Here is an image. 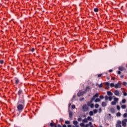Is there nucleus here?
Returning a JSON list of instances; mask_svg holds the SVG:
<instances>
[{
	"mask_svg": "<svg viewBox=\"0 0 127 127\" xmlns=\"http://www.w3.org/2000/svg\"><path fill=\"white\" fill-rule=\"evenodd\" d=\"M25 107V101L24 99H20L17 103V110L18 112H22Z\"/></svg>",
	"mask_w": 127,
	"mask_h": 127,
	"instance_id": "nucleus-1",
	"label": "nucleus"
},
{
	"mask_svg": "<svg viewBox=\"0 0 127 127\" xmlns=\"http://www.w3.org/2000/svg\"><path fill=\"white\" fill-rule=\"evenodd\" d=\"M18 95L19 96L20 100H22V99H23V91H22V90H19L18 91Z\"/></svg>",
	"mask_w": 127,
	"mask_h": 127,
	"instance_id": "nucleus-2",
	"label": "nucleus"
},
{
	"mask_svg": "<svg viewBox=\"0 0 127 127\" xmlns=\"http://www.w3.org/2000/svg\"><path fill=\"white\" fill-rule=\"evenodd\" d=\"M14 84L15 85H16V86H17L18 85H19V84H21V83L20 82V80H19V79H18L17 77H15L14 79Z\"/></svg>",
	"mask_w": 127,
	"mask_h": 127,
	"instance_id": "nucleus-3",
	"label": "nucleus"
},
{
	"mask_svg": "<svg viewBox=\"0 0 127 127\" xmlns=\"http://www.w3.org/2000/svg\"><path fill=\"white\" fill-rule=\"evenodd\" d=\"M82 110L83 112H87L89 111V107L87 105L85 104L82 106Z\"/></svg>",
	"mask_w": 127,
	"mask_h": 127,
	"instance_id": "nucleus-4",
	"label": "nucleus"
},
{
	"mask_svg": "<svg viewBox=\"0 0 127 127\" xmlns=\"http://www.w3.org/2000/svg\"><path fill=\"white\" fill-rule=\"evenodd\" d=\"M115 89H118V88H122V83L120 81H119L117 84L115 85Z\"/></svg>",
	"mask_w": 127,
	"mask_h": 127,
	"instance_id": "nucleus-5",
	"label": "nucleus"
},
{
	"mask_svg": "<svg viewBox=\"0 0 127 127\" xmlns=\"http://www.w3.org/2000/svg\"><path fill=\"white\" fill-rule=\"evenodd\" d=\"M86 94L85 91H79L77 93L78 97H81V96H83V95Z\"/></svg>",
	"mask_w": 127,
	"mask_h": 127,
	"instance_id": "nucleus-6",
	"label": "nucleus"
},
{
	"mask_svg": "<svg viewBox=\"0 0 127 127\" xmlns=\"http://www.w3.org/2000/svg\"><path fill=\"white\" fill-rule=\"evenodd\" d=\"M127 119L123 120L122 122L123 127H127Z\"/></svg>",
	"mask_w": 127,
	"mask_h": 127,
	"instance_id": "nucleus-7",
	"label": "nucleus"
},
{
	"mask_svg": "<svg viewBox=\"0 0 127 127\" xmlns=\"http://www.w3.org/2000/svg\"><path fill=\"white\" fill-rule=\"evenodd\" d=\"M122 122L121 121H118L117 123L116 124V127H122Z\"/></svg>",
	"mask_w": 127,
	"mask_h": 127,
	"instance_id": "nucleus-8",
	"label": "nucleus"
},
{
	"mask_svg": "<svg viewBox=\"0 0 127 127\" xmlns=\"http://www.w3.org/2000/svg\"><path fill=\"white\" fill-rule=\"evenodd\" d=\"M69 113V117L70 119H72L73 118V112L71 111H68Z\"/></svg>",
	"mask_w": 127,
	"mask_h": 127,
	"instance_id": "nucleus-9",
	"label": "nucleus"
},
{
	"mask_svg": "<svg viewBox=\"0 0 127 127\" xmlns=\"http://www.w3.org/2000/svg\"><path fill=\"white\" fill-rule=\"evenodd\" d=\"M114 94L115 95V96H120V92H119V90H116L114 91Z\"/></svg>",
	"mask_w": 127,
	"mask_h": 127,
	"instance_id": "nucleus-10",
	"label": "nucleus"
},
{
	"mask_svg": "<svg viewBox=\"0 0 127 127\" xmlns=\"http://www.w3.org/2000/svg\"><path fill=\"white\" fill-rule=\"evenodd\" d=\"M110 111L112 114H115L116 113V110H115V108H110Z\"/></svg>",
	"mask_w": 127,
	"mask_h": 127,
	"instance_id": "nucleus-11",
	"label": "nucleus"
},
{
	"mask_svg": "<svg viewBox=\"0 0 127 127\" xmlns=\"http://www.w3.org/2000/svg\"><path fill=\"white\" fill-rule=\"evenodd\" d=\"M90 86H87L84 91H85V92L86 93V92L90 91Z\"/></svg>",
	"mask_w": 127,
	"mask_h": 127,
	"instance_id": "nucleus-12",
	"label": "nucleus"
},
{
	"mask_svg": "<svg viewBox=\"0 0 127 127\" xmlns=\"http://www.w3.org/2000/svg\"><path fill=\"white\" fill-rule=\"evenodd\" d=\"M107 103H106L105 102H102V106L103 107H107Z\"/></svg>",
	"mask_w": 127,
	"mask_h": 127,
	"instance_id": "nucleus-13",
	"label": "nucleus"
},
{
	"mask_svg": "<svg viewBox=\"0 0 127 127\" xmlns=\"http://www.w3.org/2000/svg\"><path fill=\"white\" fill-rule=\"evenodd\" d=\"M92 103H93V102L91 101V100L89 102H87V104L88 107H90V105L92 104Z\"/></svg>",
	"mask_w": 127,
	"mask_h": 127,
	"instance_id": "nucleus-14",
	"label": "nucleus"
},
{
	"mask_svg": "<svg viewBox=\"0 0 127 127\" xmlns=\"http://www.w3.org/2000/svg\"><path fill=\"white\" fill-rule=\"evenodd\" d=\"M107 95L108 96H113V93H112V92H111V91H108Z\"/></svg>",
	"mask_w": 127,
	"mask_h": 127,
	"instance_id": "nucleus-15",
	"label": "nucleus"
},
{
	"mask_svg": "<svg viewBox=\"0 0 127 127\" xmlns=\"http://www.w3.org/2000/svg\"><path fill=\"white\" fill-rule=\"evenodd\" d=\"M73 125H74V126H76V127H77V125H78V122H77V121H73Z\"/></svg>",
	"mask_w": 127,
	"mask_h": 127,
	"instance_id": "nucleus-16",
	"label": "nucleus"
},
{
	"mask_svg": "<svg viewBox=\"0 0 127 127\" xmlns=\"http://www.w3.org/2000/svg\"><path fill=\"white\" fill-rule=\"evenodd\" d=\"M87 121H93V119H92V117L88 116L87 118Z\"/></svg>",
	"mask_w": 127,
	"mask_h": 127,
	"instance_id": "nucleus-17",
	"label": "nucleus"
},
{
	"mask_svg": "<svg viewBox=\"0 0 127 127\" xmlns=\"http://www.w3.org/2000/svg\"><path fill=\"white\" fill-rule=\"evenodd\" d=\"M89 116H94V112L92 111L89 112Z\"/></svg>",
	"mask_w": 127,
	"mask_h": 127,
	"instance_id": "nucleus-18",
	"label": "nucleus"
},
{
	"mask_svg": "<svg viewBox=\"0 0 127 127\" xmlns=\"http://www.w3.org/2000/svg\"><path fill=\"white\" fill-rule=\"evenodd\" d=\"M122 109H127V105H122L121 106Z\"/></svg>",
	"mask_w": 127,
	"mask_h": 127,
	"instance_id": "nucleus-19",
	"label": "nucleus"
},
{
	"mask_svg": "<svg viewBox=\"0 0 127 127\" xmlns=\"http://www.w3.org/2000/svg\"><path fill=\"white\" fill-rule=\"evenodd\" d=\"M82 122L83 123H88V119L87 118H85L82 120Z\"/></svg>",
	"mask_w": 127,
	"mask_h": 127,
	"instance_id": "nucleus-20",
	"label": "nucleus"
},
{
	"mask_svg": "<svg viewBox=\"0 0 127 127\" xmlns=\"http://www.w3.org/2000/svg\"><path fill=\"white\" fill-rule=\"evenodd\" d=\"M114 102L116 103H118V102H119V98H114Z\"/></svg>",
	"mask_w": 127,
	"mask_h": 127,
	"instance_id": "nucleus-21",
	"label": "nucleus"
},
{
	"mask_svg": "<svg viewBox=\"0 0 127 127\" xmlns=\"http://www.w3.org/2000/svg\"><path fill=\"white\" fill-rule=\"evenodd\" d=\"M95 103H98V102H101V99L100 98H97L95 101Z\"/></svg>",
	"mask_w": 127,
	"mask_h": 127,
	"instance_id": "nucleus-22",
	"label": "nucleus"
},
{
	"mask_svg": "<svg viewBox=\"0 0 127 127\" xmlns=\"http://www.w3.org/2000/svg\"><path fill=\"white\" fill-rule=\"evenodd\" d=\"M94 11L95 12H98L99 11V9L98 8H95L94 9Z\"/></svg>",
	"mask_w": 127,
	"mask_h": 127,
	"instance_id": "nucleus-23",
	"label": "nucleus"
},
{
	"mask_svg": "<svg viewBox=\"0 0 127 127\" xmlns=\"http://www.w3.org/2000/svg\"><path fill=\"white\" fill-rule=\"evenodd\" d=\"M116 116H117V117H121V113H120V112L117 113L116 114Z\"/></svg>",
	"mask_w": 127,
	"mask_h": 127,
	"instance_id": "nucleus-24",
	"label": "nucleus"
},
{
	"mask_svg": "<svg viewBox=\"0 0 127 127\" xmlns=\"http://www.w3.org/2000/svg\"><path fill=\"white\" fill-rule=\"evenodd\" d=\"M99 107H100V105H99V104H96L95 105V108H96V109H98V108H99Z\"/></svg>",
	"mask_w": 127,
	"mask_h": 127,
	"instance_id": "nucleus-25",
	"label": "nucleus"
},
{
	"mask_svg": "<svg viewBox=\"0 0 127 127\" xmlns=\"http://www.w3.org/2000/svg\"><path fill=\"white\" fill-rule=\"evenodd\" d=\"M104 98H105V101H108V100H109V97L107 95L105 96Z\"/></svg>",
	"mask_w": 127,
	"mask_h": 127,
	"instance_id": "nucleus-26",
	"label": "nucleus"
},
{
	"mask_svg": "<svg viewBox=\"0 0 127 127\" xmlns=\"http://www.w3.org/2000/svg\"><path fill=\"white\" fill-rule=\"evenodd\" d=\"M119 69V70H120V71H123L124 70V67H123L122 66H120Z\"/></svg>",
	"mask_w": 127,
	"mask_h": 127,
	"instance_id": "nucleus-27",
	"label": "nucleus"
},
{
	"mask_svg": "<svg viewBox=\"0 0 127 127\" xmlns=\"http://www.w3.org/2000/svg\"><path fill=\"white\" fill-rule=\"evenodd\" d=\"M108 100H109V101H112V100H113V97H112V96H109V97H108Z\"/></svg>",
	"mask_w": 127,
	"mask_h": 127,
	"instance_id": "nucleus-28",
	"label": "nucleus"
},
{
	"mask_svg": "<svg viewBox=\"0 0 127 127\" xmlns=\"http://www.w3.org/2000/svg\"><path fill=\"white\" fill-rule=\"evenodd\" d=\"M117 103L115 102V101H112L111 102V105H113V106H115V105H116Z\"/></svg>",
	"mask_w": 127,
	"mask_h": 127,
	"instance_id": "nucleus-29",
	"label": "nucleus"
},
{
	"mask_svg": "<svg viewBox=\"0 0 127 127\" xmlns=\"http://www.w3.org/2000/svg\"><path fill=\"white\" fill-rule=\"evenodd\" d=\"M93 113L94 114H97V113H98V110H97V109L93 110Z\"/></svg>",
	"mask_w": 127,
	"mask_h": 127,
	"instance_id": "nucleus-30",
	"label": "nucleus"
},
{
	"mask_svg": "<svg viewBox=\"0 0 127 127\" xmlns=\"http://www.w3.org/2000/svg\"><path fill=\"white\" fill-rule=\"evenodd\" d=\"M80 126L81 127H85V124L84 123H80Z\"/></svg>",
	"mask_w": 127,
	"mask_h": 127,
	"instance_id": "nucleus-31",
	"label": "nucleus"
},
{
	"mask_svg": "<svg viewBox=\"0 0 127 127\" xmlns=\"http://www.w3.org/2000/svg\"><path fill=\"white\" fill-rule=\"evenodd\" d=\"M110 87H111V88H113V87H115V84L112 83L110 84Z\"/></svg>",
	"mask_w": 127,
	"mask_h": 127,
	"instance_id": "nucleus-32",
	"label": "nucleus"
},
{
	"mask_svg": "<svg viewBox=\"0 0 127 127\" xmlns=\"http://www.w3.org/2000/svg\"><path fill=\"white\" fill-rule=\"evenodd\" d=\"M122 102L123 104H126V102H127V100L126 99H123Z\"/></svg>",
	"mask_w": 127,
	"mask_h": 127,
	"instance_id": "nucleus-33",
	"label": "nucleus"
},
{
	"mask_svg": "<svg viewBox=\"0 0 127 127\" xmlns=\"http://www.w3.org/2000/svg\"><path fill=\"white\" fill-rule=\"evenodd\" d=\"M65 124H66V125H69V124H70V122L68 121H65Z\"/></svg>",
	"mask_w": 127,
	"mask_h": 127,
	"instance_id": "nucleus-34",
	"label": "nucleus"
},
{
	"mask_svg": "<svg viewBox=\"0 0 127 127\" xmlns=\"http://www.w3.org/2000/svg\"><path fill=\"white\" fill-rule=\"evenodd\" d=\"M91 109H93V108H94V104H92L90 105V106Z\"/></svg>",
	"mask_w": 127,
	"mask_h": 127,
	"instance_id": "nucleus-35",
	"label": "nucleus"
},
{
	"mask_svg": "<svg viewBox=\"0 0 127 127\" xmlns=\"http://www.w3.org/2000/svg\"><path fill=\"white\" fill-rule=\"evenodd\" d=\"M96 98V97H95V96H93L92 98H91V102H93V101H94V100H95V99Z\"/></svg>",
	"mask_w": 127,
	"mask_h": 127,
	"instance_id": "nucleus-36",
	"label": "nucleus"
},
{
	"mask_svg": "<svg viewBox=\"0 0 127 127\" xmlns=\"http://www.w3.org/2000/svg\"><path fill=\"white\" fill-rule=\"evenodd\" d=\"M117 109L118 111H120V110H121V107H120V106L118 105L117 106Z\"/></svg>",
	"mask_w": 127,
	"mask_h": 127,
	"instance_id": "nucleus-37",
	"label": "nucleus"
},
{
	"mask_svg": "<svg viewBox=\"0 0 127 127\" xmlns=\"http://www.w3.org/2000/svg\"><path fill=\"white\" fill-rule=\"evenodd\" d=\"M0 63L1 64H3V63H4V61L3 60H1L0 61Z\"/></svg>",
	"mask_w": 127,
	"mask_h": 127,
	"instance_id": "nucleus-38",
	"label": "nucleus"
},
{
	"mask_svg": "<svg viewBox=\"0 0 127 127\" xmlns=\"http://www.w3.org/2000/svg\"><path fill=\"white\" fill-rule=\"evenodd\" d=\"M99 98H100V99H101V100L104 99V96H103V95H100V96H99Z\"/></svg>",
	"mask_w": 127,
	"mask_h": 127,
	"instance_id": "nucleus-39",
	"label": "nucleus"
},
{
	"mask_svg": "<svg viewBox=\"0 0 127 127\" xmlns=\"http://www.w3.org/2000/svg\"><path fill=\"white\" fill-rule=\"evenodd\" d=\"M75 108H76V106H75V105H72L71 106V108H72V109H75Z\"/></svg>",
	"mask_w": 127,
	"mask_h": 127,
	"instance_id": "nucleus-40",
	"label": "nucleus"
},
{
	"mask_svg": "<svg viewBox=\"0 0 127 127\" xmlns=\"http://www.w3.org/2000/svg\"><path fill=\"white\" fill-rule=\"evenodd\" d=\"M94 96L95 98H98V97H99V94L96 93Z\"/></svg>",
	"mask_w": 127,
	"mask_h": 127,
	"instance_id": "nucleus-41",
	"label": "nucleus"
},
{
	"mask_svg": "<svg viewBox=\"0 0 127 127\" xmlns=\"http://www.w3.org/2000/svg\"><path fill=\"white\" fill-rule=\"evenodd\" d=\"M103 76V74H99L98 75V78H101Z\"/></svg>",
	"mask_w": 127,
	"mask_h": 127,
	"instance_id": "nucleus-42",
	"label": "nucleus"
},
{
	"mask_svg": "<svg viewBox=\"0 0 127 127\" xmlns=\"http://www.w3.org/2000/svg\"><path fill=\"white\" fill-rule=\"evenodd\" d=\"M127 82H126V81H124L123 82V85H124V86H126V85H127Z\"/></svg>",
	"mask_w": 127,
	"mask_h": 127,
	"instance_id": "nucleus-43",
	"label": "nucleus"
},
{
	"mask_svg": "<svg viewBox=\"0 0 127 127\" xmlns=\"http://www.w3.org/2000/svg\"><path fill=\"white\" fill-rule=\"evenodd\" d=\"M98 87H99V88H102V87H103V83H101L100 85H99Z\"/></svg>",
	"mask_w": 127,
	"mask_h": 127,
	"instance_id": "nucleus-44",
	"label": "nucleus"
},
{
	"mask_svg": "<svg viewBox=\"0 0 127 127\" xmlns=\"http://www.w3.org/2000/svg\"><path fill=\"white\" fill-rule=\"evenodd\" d=\"M78 122H81L82 121V118H79L77 119Z\"/></svg>",
	"mask_w": 127,
	"mask_h": 127,
	"instance_id": "nucleus-45",
	"label": "nucleus"
},
{
	"mask_svg": "<svg viewBox=\"0 0 127 127\" xmlns=\"http://www.w3.org/2000/svg\"><path fill=\"white\" fill-rule=\"evenodd\" d=\"M105 89L106 90H110V86H106Z\"/></svg>",
	"mask_w": 127,
	"mask_h": 127,
	"instance_id": "nucleus-46",
	"label": "nucleus"
},
{
	"mask_svg": "<svg viewBox=\"0 0 127 127\" xmlns=\"http://www.w3.org/2000/svg\"><path fill=\"white\" fill-rule=\"evenodd\" d=\"M123 117H124V118H127V113L124 114L123 115Z\"/></svg>",
	"mask_w": 127,
	"mask_h": 127,
	"instance_id": "nucleus-47",
	"label": "nucleus"
},
{
	"mask_svg": "<svg viewBox=\"0 0 127 127\" xmlns=\"http://www.w3.org/2000/svg\"><path fill=\"white\" fill-rule=\"evenodd\" d=\"M88 126H90V127H91V126H93V124L92 123V122H89L88 124Z\"/></svg>",
	"mask_w": 127,
	"mask_h": 127,
	"instance_id": "nucleus-48",
	"label": "nucleus"
},
{
	"mask_svg": "<svg viewBox=\"0 0 127 127\" xmlns=\"http://www.w3.org/2000/svg\"><path fill=\"white\" fill-rule=\"evenodd\" d=\"M117 73L119 75H121V74L122 73V72H121V71H117Z\"/></svg>",
	"mask_w": 127,
	"mask_h": 127,
	"instance_id": "nucleus-49",
	"label": "nucleus"
},
{
	"mask_svg": "<svg viewBox=\"0 0 127 127\" xmlns=\"http://www.w3.org/2000/svg\"><path fill=\"white\" fill-rule=\"evenodd\" d=\"M105 85H106V86H110V83H109V82H106V83H105Z\"/></svg>",
	"mask_w": 127,
	"mask_h": 127,
	"instance_id": "nucleus-50",
	"label": "nucleus"
},
{
	"mask_svg": "<svg viewBox=\"0 0 127 127\" xmlns=\"http://www.w3.org/2000/svg\"><path fill=\"white\" fill-rule=\"evenodd\" d=\"M34 50H35V49H34V48H33L31 50V51L32 52H34Z\"/></svg>",
	"mask_w": 127,
	"mask_h": 127,
	"instance_id": "nucleus-51",
	"label": "nucleus"
},
{
	"mask_svg": "<svg viewBox=\"0 0 127 127\" xmlns=\"http://www.w3.org/2000/svg\"><path fill=\"white\" fill-rule=\"evenodd\" d=\"M102 112V108H99V113H101Z\"/></svg>",
	"mask_w": 127,
	"mask_h": 127,
	"instance_id": "nucleus-52",
	"label": "nucleus"
},
{
	"mask_svg": "<svg viewBox=\"0 0 127 127\" xmlns=\"http://www.w3.org/2000/svg\"><path fill=\"white\" fill-rule=\"evenodd\" d=\"M50 126H51V127H53V126H54V124L51 123H50Z\"/></svg>",
	"mask_w": 127,
	"mask_h": 127,
	"instance_id": "nucleus-53",
	"label": "nucleus"
},
{
	"mask_svg": "<svg viewBox=\"0 0 127 127\" xmlns=\"http://www.w3.org/2000/svg\"><path fill=\"white\" fill-rule=\"evenodd\" d=\"M124 96H127V92H124Z\"/></svg>",
	"mask_w": 127,
	"mask_h": 127,
	"instance_id": "nucleus-54",
	"label": "nucleus"
},
{
	"mask_svg": "<svg viewBox=\"0 0 127 127\" xmlns=\"http://www.w3.org/2000/svg\"><path fill=\"white\" fill-rule=\"evenodd\" d=\"M84 127H89V125L86 124L85 126L84 125Z\"/></svg>",
	"mask_w": 127,
	"mask_h": 127,
	"instance_id": "nucleus-55",
	"label": "nucleus"
},
{
	"mask_svg": "<svg viewBox=\"0 0 127 127\" xmlns=\"http://www.w3.org/2000/svg\"><path fill=\"white\" fill-rule=\"evenodd\" d=\"M71 107V103L68 104V108H70Z\"/></svg>",
	"mask_w": 127,
	"mask_h": 127,
	"instance_id": "nucleus-56",
	"label": "nucleus"
},
{
	"mask_svg": "<svg viewBox=\"0 0 127 127\" xmlns=\"http://www.w3.org/2000/svg\"><path fill=\"white\" fill-rule=\"evenodd\" d=\"M124 77H125V75H122L121 76V78H124Z\"/></svg>",
	"mask_w": 127,
	"mask_h": 127,
	"instance_id": "nucleus-57",
	"label": "nucleus"
},
{
	"mask_svg": "<svg viewBox=\"0 0 127 127\" xmlns=\"http://www.w3.org/2000/svg\"><path fill=\"white\" fill-rule=\"evenodd\" d=\"M109 72H110L111 73V72H113V70L110 69V70H109Z\"/></svg>",
	"mask_w": 127,
	"mask_h": 127,
	"instance_id": "nucleus-58",
	"label": "nucleus"
},
{
	"mask_svg": "<svg viewBox=\"0 0 127 127\" xmlns=\"http://www.w3.org/2000/svg\"><path fill=\"white\" fill-rule=\"evenodd\" d=\"M58 127H62V126H61L60 125H58Z\"/></svg>",
	"mask_w": 127,
	"mask_h": 127,
	"instance_id": "nucleus-59",
	"label": "nucleus"
},
{
	"mask_svg": "<svg viewBox=\"0 0 127 127\" xmlns=\"http://www.w3.org/2000/svg\"><path fill=\"white\" fill-rule=\"evenodd\" d=\"M63 127H67V126H66V125H64L63 126Z\"/></svg>",
	"mask_w": 127,
	"mask_h": 127,
	"instance_id": "nucleus-60",
	"label": "nucleus"
},
{
	"mask_svg": "<svg viewBox=\"0 0 127 127\" xmlns=\"http://www.w3.org/2000/svg\"><path fill=\"white\" fill-rule=\"evenodd\" d=\"M60 121V122H63V119H61Z\"/></svg>",
	"mask_w": 127,
	"mask_h": 127,
	"instance_id": "nucleus-61",
	"label": "nucleus"
},
{
	"mask_svg": "<svg viewBox=\"0 0 127 127\" xmlns=\"http://www.w3.org/2000/svg\"><path fill=\"white\" fill-rule=\"evenodd\" d=\"M67 127H72V126L71 125H68Z\"/></svg>",
	"mask_w": 127,
	"mask_h": 127,
	"instance_id": "nucleus-62",
	"label": "nucleus"
},
{
	"mask_svg": "<svg viewBox=\"0 0 127 127\" xmlns=\"http://www.w3.org/2000/svg\"><path fill=\"white\" fill-rule=\"evenodd\" d=\"M99 127H103V126H99Z\"/></svg>",
	"mask_w": 127,
	"mask_h": 127,
	"instance_id": "nucleus-63",
	"label": "nucleus"
},
{
	"mask_svg": "<svg viewBox=\"0 0 127 127\" xmlns=\"http://www.w3.org/2000/svg\"><path fill=\"white\" fill-rule=\"evenodd\" d=\"M76 127H79V126H76Z\"/></svg>",
	"mask_w": 127,
	"mask_h": 127,
	"instance_id": "nucleus-64",
	"label": "nucleus"
}]
</instances>
